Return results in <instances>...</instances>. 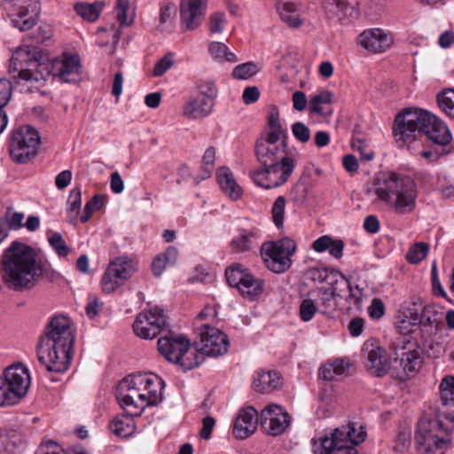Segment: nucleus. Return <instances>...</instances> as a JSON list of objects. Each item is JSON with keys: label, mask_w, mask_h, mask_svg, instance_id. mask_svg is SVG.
Listing matches in <instances>:
<instances>
[{"label": "nucleus", "mask_w": 454, "mask_h": 454, "mask_svg": "<svg viewBox=\"0 0 454 454\" xmlns=\"http://www.w3.org/2000/svg\"><path fill=\"white\" fill-rule=\"evenodd\" d=\"M317 309L314 301L310 299H305L300 305V317L304 322L311 320Z\"/></svg>", "instance_id": "69168bd1"}, {"label": "nucleus", "mask_w": 454, "mask_h": 454, "mask_svg": "<svg viewBox=\"0 0 454 454\" xmlns=\"http://www.w3.org/2000/svg\"><path fill=\"white\" fill-rule=\"evenodd\" d=\"M263 287L264 281L261 278H255L247 270L242 281L238 286V289L243 296L252 298L262 294Z\"/></svg>", "instance_id": "c9c22d12"}, {"label": "nucleus", "mask_w": 454, "mask_h": 454, "mask_svg": "<svg viewBox=\"0 0 454 454\" xmlns=\"http://www.w3.org/2000/svg\"><path fill=\"white\" fill-rule=\"evenodd\" d=\"M217 181L225 194L232 200H238L242 195L241 187L236 183L229 168H221L217 170Z\"/></svg>", "instance_id": "7c9ffc66"}, {"label": "nucleus", "mask_w": 454, "mask_h": 454, "mask_svg": "<svg viewBox=\"0 0 454 454\" xmlns=\"http://www.w3.org/2000/svg\"><path fill=\"white\" fill-rule=\"evenodd\" d=\"M347 293H348V294L345 295L343 299H345L348 304V309H351V306L353 305L356 309H360L364 296L363 289H361L357 285L356 286H352L350 285Z\"/></svg>", "instance_id": "bf43d9fd"}, {"label": "nucleus", "mask_w": 454, "mask_h": 454, "mask_svg": "<svg viewBox=\"0 0 454 454\" xmlns=\"http://www.w3.org/2000/svg\"><path fill=\"white\" fill-rule=\"evenodd\" d=\"M332 12H333L338 20L351 17L356 12L355 9L345 0H335Z\"/></svg>", "instance_id": "680f3d73"}, {"label": "nucleus", "mask_w": 454, "mask_h": 454, "mask_svg": "<svg viewBox=\"0 0 454 454\" xmlns=\"http://www.w3.org/2000/svg\"><path fill=\"white\" fill-rule=\"evenodd\" d=\"M355 428L350 426L335 428L330 434L318 436L312 440V451L314 454H358L351 444H358L364 441V434L360 433L356 438L353 437Z\"/></svg>", "instance_id": "423d86ee"}, {"label": "nucleus", "mask_w": 454, "mask_h": 454, "mask_svg": "<svg viewBox=\"0 0 454 454\" xmlns=\"http://www.w3.org/2000/svg\"><path fill=\"white\" fill-rule=\"evenodd\" d=\"M374 193L379 201L397 215H408L416 208L417 184L407 175L393 171L382 173L374 183Z\"/></svg>", "instance_id": "39448f33"}, {"label": "nucleus", "mask_w": 454, "mask_h": 454, "mask_svg": "<svg viewBox=\"0 0 454 454\" xmlns=\"http://www.w3.org/2000/svg\"><path fill=\"white\" fill-rule=\"evenodd\" d=\"M350 360L347 357L334 359L332 363L324 364L319 373L325 380H333L335 376L347 375L351 367Z\"/></svg>", "instance_id": "473e14b6"}, {"label": "nucleus", "mask_w": 454, "mask_h": 454, "mask_svg": "<svg viewBox=\"0 0 454 454\" xmlns=\"http://www.w3.org/2000/svg\"><path fill=\"white\" fill-rule=\"evenodd\" d=\"M208 51L215 59H224L228 62L238 61L237 56L229 51L228 47L220 42H212L208 46Z\"/></svg>", "instance_id": "49530a36"}, {"label": "nucleus", "mask_w": 454, "mask_h": 454, "mask_svg": "<svg viewBox=\"0 0 454 454\" xmlns=\"http://www.w3.org/2000/svg\"><path fill=\"white\" fill-rule=\"evenodd\" d=\"M199 95L208 99L215 100L217 96V88L214 82L210 80H201L197 85Z\"/></svg>", "instance_id": "e2e57ef3"}, {"label": "nucleus", "mask_w": 454, "mask_h": 454, "mask_svg": "<svg viewBox=\"0 0 454 454\" xmlns=\"http://www.w3.org/2000/svg\"><path fill=\"white\" fill-rule=\"evenodd\" d=\"M81 69L78 55L64 53L59 58L45 59L35 46L24 43L12 53L8 72L14 84L33 92L43 87L50 75L63 82H77Z\"/></svg>", "instance_id": "f257e3e1"}, {"label": "nucleus", "mask_w": 454, "mask_h": 454, "mask_svg": "<svg viewBox=\"0 0 454 454\" xmlns=\"http://www.w3.org/2000/svg\"><path fill=\"white\" fill-rule=\"evenodd\" d=\"M104 6L105 3L101 1L94 3L81 2L74 5V11L83 20L93 22L98 19Z\"/></svg>", "instance_id": "58836bf2"}, {"label": "nucleus", "mask_w": 454, "mask_h": 454, "mask_svg": "<svg viewBox=\"0 0 454 454\" xmlns=\"http://www.w3.org/2000/svg\"><path fill=\"white\" fill-rule=\"evenodd\" d=\"M153 385H150V387L147 386L145 387L146 390H142V392H139L138 394V399L141 402V404L144 406H153L156 405L162 401V390L164 388V381L162 380V384L160 385V388H155V394H156V400L153 401V394H151V390L153 391L154 387Z\"/></svg>", "instance_id": "09e8293b"}, {"label": "nucleus", "mask_w": 454, "mask_h": 454, "mask_svg": "<svg viewBox=\"0 0 454 454\" xmlns=\"http://www.w3.org/2000/svg\"><path fill=\"white\" fill-rule=\"evenodd\" d=\"M393 134L397 143L410 144L425 134L435 145H449L452 135L444 121L428 111L405 108L395 119Z\"/></svg>", "instance_id": "20e7f679"}, {"label": "nucleus", "mask_w": 454, "mask_h": 454, "mask_svg": "<svg viewBox=\"0 0 454 454\" xmlns=\"http://www.w3.org/2000/svg\"><path fill=\"white\" fill-rule=\"evenodd\" d=\"M117 399L119 400L120 405L123 409L130 411L133 415H141L142 411L145 408V406L141 404V402L137 398V392H128L127 394H124V392L119 391Z\"/></svg>", "instance_id": "a19ab883"}, {"label": "nucleus", "mask_w": 454, "mask_h": 454, "mask_svg": "<svg viewBox=\"0 0 454 454\" xmlns=\"http://www.w3.org/2000/svg\"><path fill=\"white\" fill-rule=\"evenodd\" d=\"M39 145L38 131L29 125L21 126L12 134L9 153L15 162L24 164L36 156Z\"/></svg>", "instance_id": "1a4fd4ad"}, {"label": "nucleus", "mask_w": 454, "mask_h": 454, "mask_svg": "<svg viewBox=\"0 0 454 454\" xmlns=\"http://www.w3.org/2000/svg\"><path fill=\"white\" fill-rule=\"evenodd\" d=\"M200 340L195 345L205 356H217L227 352L229 340L226 334L209 325H203L200 331Z\"/></svg>", "instance_id": "4468645a"}, {"label": "nucleus", "mask_w": 454, "mask_h": 454, "mask_svg": "<svg viewBox=\"0 0 454 454\" xmlns=\"http://www.w3.org/2000/svg\"><path fill=\"white\" fill-rule=\"evenodd\" d=\"M282 377L277 371H258L254 378L253 388L260 394L270 393L280 387Z\"/></svg>", "instance_id": "bb28decb"}, {"label": "nucleus", "mask_w": 454, "mask_h": 454, "mask_svg": "<svg viewBox=\"0 0 454 454\" xmlns=\"http://www.w3.org/2000/svg\"><path fill=\"white\" fill-rule=\"evenodd\" d=\"M257 411L252 406L242 409L235 419L233 434L238 439L250 436L257 427Z\"/></svg>", "instance_id": "393cba45"}, {"label": "nucleus", "mask_w": 454, "mask_h": 454, "mask_svg": "<svg viewBox=\"0 0 454 454\" xmlns=\"http://www.w3.org/2000/svg\"><path fill=\"white\" fill-rule=\"evenodd\" d=\"M137 262L128 256H120L110 262L108 270L123 282L136 270Z\"/></svg>", "instance_id": "72a5a7b5"}, {"label": "nucleus", "mask_w": 454, "mask_h": 454, "mask_svg": "<svg viewBox=\"0 0 454 454\" xmlns=\"http://www.w3.org/2000/svg\"><path fill=\"white\" fill-rule=\"evenodd\" d=\"M442 417L437 415V419L421 422L415 434V443L419 454H443L447 449V441L439 435L438 432L448 433L442 420Z\"/></svg>", "instance_id": "9d476101"}, {"label": "nucleus", "mask_w": 454, "mask_h": 454, "mask_svg": "<svg viewBox=\"0 0 454 454\" xmlns=\"http://www.w3.org/2000/svg\"><path fill=\"white\" fill-rule=\"evenodd\" d=\"M207 0H182L180 16L185 30H194L205 19Z\"/></svg>", "instance_id": "f3484780"}, {"label": "nucleus", "mask_w": 454, "mask_h": 454, "mask_svg": "<svg viewBox=\"0 0 454 454\" xmlns=\"http://www.w3.org/2000/svg\"><path fill=\"white\" fill-rule=\"evenodd\" d=\"M312 248L318 253L328 250L332 256L340 259L343 255L344 242L341 239H333L330 236L325 235L313 242Z\"/></svg>", "instance_id": "f704fd0d"}, {"label": "nucleus", "mask_w": 454, "mask_h": 454, "mask_svg": "<svg viewBox=\"0 0 454 454\" xmlns=\"http://www.w3.org/2000/svg\"><path fill=\"white\" fill-rule=\"evenodd\" d=\"M296 166L294 159H286L250 171L253 182L264 189L277 188L286 184Z\"/></svg>", "instance_id": "9b49d317"}, {"label": "nucleus", "mask_w": 454, "mask_h": 454, "mask_svg": "<svg viewBox=\"0 0 454 454\" xmlns=\"http://www.w3.org/2000/svg\"><path fill=\"white\" fill-rule=\"evenodd\" d=\"M363 363L370 374L385 376L390 370L391 362L387 351L374 342H365L362 348Z\"/></svg>", "instance_id": "2eb2a0df"}, {"label": "nucleus", "mask_w": 454, "mask_h": 454, "mask_svg": "<svg viewBox=\"0 0 454 454\" xmlns=\"http://www.w3.org/2000/svg\"><path fill=\"white\" fill-rule=\"evenodd\" d=\"M334 270H329L327 268H310L307 270V277L313 282L322 284L326 282L329 284L331 278L333 277Z\"/></svg>", "instance_id": "3c124183"}, {"label": "nucleus", "mask_w": 454, "mask_h": 454, "mask_svg": "<svg viewBox=\"0 0 454 454\" xmlns=\"http://www.w3.org/2000/svg\"><path fill=\"white\" fill-rule=\"evenodd\" d=\"M286 199L283 196H278L272 206L271 213L274 223L278 228H280L284 223L285 217Z\"/></svg>", "instance_id": "13d9d810"}, {"label": "nucleus", "mask_w": 454, "mask_h": 454, "mask_svg": "<svg viewBox=\"0 0 454 454\" xmlns=\"http://www.w3.org/2000/svg\"><path fill=\"white\" fill-rule=\"evenodd\" d=\"M333 93L328 90H321L317 94L311 96L309 102V112L323 117L330 116L333 111L325 106L333 102Z\"/></svg>", "instance_id": "2f4dec72"}, {"label": "nucleus", "mask_w": 454, "mask_h": 454, "mask_svg": "<svg viewBox=\"0 0 454 454\" xmlns=\"http://www.w3.org/2000/svg\"><path fill=\"white\" fill-rule=\"evenodd\" d=\"M281 20L290 27L296 28L301 25V20L294 3L282 2L278 5Z\"/></svg>", "instance_id": "ea45409f"}, {"label": "nucleus", "mask_w": 454, "mask_h": 454, "mask_svg": "<svg viewBox=\"0 0 454 454\" xmlns=\"http://www.w3.org/2000/svg\"><path fill=\"white\" fill-rule=\"evenodd\" d=\"M133 415L130 411H128V414L116 415L109 425V428L113 434L119 437H128L135 432V422Z\"/></svg>", "instance_id": "c756f323"}, {"label": "nucleus", "mask_w": 454, "mask_h": 454, "mask_svg": "<svg viewBox=\"0 0 454 454\" xmlns=\"http://www.w3.org/2000/svg\"><path fill=\"white\" fill-rule=\"evenodd\" d=\"M214 105L212 99L197 96L184 105L183 114L188 119H202L212 113Z\"/></svg>", "instance_id": "cd10ccee"}, {"label": "nucleus", "mask_w": 454, "mask_h": 454, "mask_svg": "<svg viewBox=\"0 0 454 454\" xmlns=\"http://www.w3.org/2000/svg\"><path fill=\"white\" fill-rule=\"evenodd\" d=\"M82 208V190L80 187H74L71 190L68 199H67V215L68 217V222L71 224L75 225L80 220Z\"/></svg>", "instance_id": "4c0bfd02"}, {"label": "nucleus", "mask_w": 454, "mask_h": 454, "mask_svg": "<svg viewBox=\"0 0 454 454\" xmlns=\"http://www.w3.org/2000/svg\"><path fill=\"white\" fill-rule=\"evenodd\" d=\"M413 324H418L428 334L435 333L441 323L436 309L432 305L422 306V302L413 301Z\"/></svg>", "instance_id": "aec40b11"}, {"label": "nucleus", "mask_w": 454, "mask_h": 454, "mask_svg": "<svg viewBox=\"0 0 454 454\" xmlns=\"http://www.w3.org/2000/svg\"><path fill=\"white\" fill-rule=\"evenodd\" d=\"M260 237V231L257 228L239 229V234L230 242L231 251L234 253L251 251L257 246Z\"/></svg>", "instance_id": "a878e982"}, {"label": "nucleus", "mask_w": 454, "mask_h": 454, "mask_svg": "<svg viewBox=\"0 0 454 454\" xmlns=\"http://www.w3.org/2000/svg\"><path fill=\"white\" fill-rule=\"evenodd\" d=\"M74 335L70 328V320L65 316H56L46 325L36 347L37 358L47 371L66 372L72 358L71 351Z\"/></svg>", "instance_id": "7ed1b4c3"}, {"label": "nucleus", "mask_w": 454, "mask_h": 454, "mask_svg": "<svg viewBox=\"0 0 454 454\" xmlns=\"http://www.w3.org/2000/svg\"><path fill=\"white\" fill-rule=\"evenodd\" d=\"M4 10L14 27L27 31L37 23L40 3L38 0H6Z\"/></svg>", "instance_id": "f8f14e48"}, {"label": "nucleus", "mask_w": 454, "mask_h": 454, "mask_svg": "<svg viewBox=\"0 0 454 454\" xmlns=\"http://www.w3.org/2000/svg\"><path fill=\"white\" fill-rule=\"evenodd\" d=\"M226 24V16L223 12H215L210 15L208 29L211 33H222Z\"/></svg>", "instance_id": "0e129e2a"}, {"label": "nucleus", "mask_w": 454, "mask_h": 454, "mask_svg": "<svg viewBox=\"0 0 454 454\" xmlns=\"http://www.w3.org/2000/svg\"><path fill=\"white\" fill-rule=\"evenodd\" d=\"M259 68L254 62H246L238 65L232 72V75L236 79L247 80L256 74Z\"/></svg>", "instance_id": "864d4df0"}, {"label": "nucleus", "mask_w": 454, "mask_h": 454, "mask_svg": "<svg viewBox=\"0 0 454 454\" xmlns=\"http://www.w3.org/2000/svg\"><path fill=\"white\" fill-rule=\"evenodd\" d=\"M358 41L362 47L373 53L384 52L393 43L392 37L380 28L364 31L360 34Z\"/></svg>", "instance_id": "412c9836"}, {"label": "nucleus", "mask_w": 454, "mask_h": 454, "mask_svg": "<svg viewBox=\"0 0 454 454\" xmlns=\"http://www.w3.org/2000/svg\"><path fill=\"white\" fill-rule=\"evenodd\" d=\"M216 152L214 146H209L204 153L202 157V175L201 178H207L210 176L216 158Z\"/></svg>", "instance_id": "6e6d98bb"}, {"label": "nucleus", "mask_w": 454, "mask_h": 454, "mask_svg": "<svg viewBox=\"0 0 454 454\" xmlns=\"http://www.w3.org/2000/svg\"><path fill=\"white\" fill-rule=\"evenodd\" d=\"M162 384V380L153 373H137L134 375H130L125 379H123L119 386L118 391L121 392H137V395L138 396L139 392L142 390H146L145 387L147 386L150 387V385L154 388H160ZM153 394V401L156 400L155 389L150 392Z\"/></svg>", "instance_id": "6ab92c4d"}, {"label": "nucleus", "mask_w": 454, "mask_h": 454, "mask_svg": "<svg viewBox=\"0 0 454 454\" xmlns=\"http://www.w3.org/2000/svg\"><path fill=\"white\" fill-rule=\"evenodd\" d=\"M329 285L330 292L337 298L343 299L348 292L350 282L346 276L339 270L333 271V277L331 278Z\"/></svg>", "instance_id": "79ce46f5"}, {"label": "nucleus", "mask_w": 454, "mask_h": 454, "mask_svg": "<svg viewBox=\"0 0 454 454\" xmlns=\"http://www.w3.org/2000/svg\"><path fill=\"white\" fill-rule=\"evenodd\" d=\"M440 109L448 116H454V90L448 89L437 95Z\"/></svg>", "instance_id": "de8ad7c7"}, {"label": "nucleus", "mask_w": 454, "mask_h": 454, "mask_svg": "<svg viewBox=\"0 0 454 454\" xmlns=\"http://www.w3.org/2000/svg\"><path fill=\"white\" fill-rule=\"evenodd\" d=\"M167 317L162 309L154 307L139 313L133 324L135 333L142 338L152 340L158 336L167 325Z\"/></svg>", "instance_id": "ddd939ff"}, {"label": "nucleus", "mask_w": 454, "mask_h": 454, "mask_svg": "<svg viewBox=\"0 0 454 454\" xmlns=\"http://www.w3.org/2000/svg\"><path fill=\"white\" fill-rule=\"evenodd\" d=\"M395 355L396 360L400 361L401 367L408 376L416 374L422 367L423 357L416 342L408 340Z\"/></svg>", "instance_id": "4be33fe9"}, {"label": "nucleus", "mask_w": 454, "mask_h": 454, "mask_svg": "<svg viewBox=\"0 0 454 454\" xmlns=\"http://www.w3.org/2000/svg\"><path fill=\"white\" fill-rule=\"evenodd\" d=\"M428 246L424 242L416 243L406 254V259L411 263H418L421 262L428 253Z\"/></svg>", "instance_id": "5fc2aeb1"}, {"label": "nucleus", "mask_w": 454, "mask_h": 454, "mask_svg": "<svg viewBox=\"0 0 454 454\" xmlns=\"http://www.w3.org/2000/svg\"><path fill=\"white\" fill-rule=\"evenodd\" d=\"M173 55L166 54L154 66L153 74L156 77L163 75L173 66Z\"/></svg>", "instance_id": "338daca9"}, {"label": "nucleus", "mask_w": 454, "mask_h": 454, "mask_svg": "<svg viewBox=\"0 0 454 454\" xmlns=\"http://www.w3.org/2000/svg\"><path fill=\"white\" fill-rule=\"evenodd\" d=\"M1 275L3 282L17 292L32 289L41 278L50 282L60 278V274L51 266L36 262V254L31 247L19 241H13L4 252Z\"/></svg>", "instance_id": "f03ea898"}, {"label": "nucleus", "mask_w": 454, "mask_h": 454, "mask_svg": "<svg viewBox=\"0 0 454 454\" xmlns=\"http://www.w3.org/2000/svg\"><path fill=\"white\" fill-rule=\"evenodd\" d=\"M178 250L168 247L163 254H158L153 261L152 270L155 277H160L167 266H173L177 261Z\"/></svg>", "instance_id": "e433bc0d"}, {"label": "nucleus", "mask_w": 454, "mask_h": 454, "mask_svg": "<svg viewBox=\"0 0 454 454\" xmlns=\"http://www.w3.org/2000/svg\"><path fill=\"white\" fill-rule=\"evenodd\" d=\"M122 284V280L117 278L115 274H113L108 269H106L101 280L102 289L105 293L111 294Z\"/></svg>", "instance_id": "052dcab7"}, {"label": "nucleus", "mask_w": 454, "mask_h": 454, "mask_svg": "<svg viewBox=\"0 0 454 454\" xmlns=\"http://www.w3.org/2000/svg\"><path fill=\"white\" fill-rule=\"evenodd\" d=\"M438 415L454 423V376L442 379L440 386Z\"/></svg>", "instance_id": "b1692460"}, {"label": "nucleus", "mask_w": 454, "mask_h": 454, "mask_svg": "<svg viewBox=\"0 0 454 454\" xmlns=\"http://www.w3.org/2000/svg\"><path fill=\"white\" fill-rule=\"evenodd\" d=\"M115 15L121 27L130 26L135 17L134 12L130 11V0H117Z\"/></svg>", "instance_id": "a18cd8bd"}, {"label": "nucleus", "mask_w": 454, "mask_h": 454, "mask_svg": "<svg viewBox=\"0 0 454 454\" xmlns=\"http://www.w3.org/2000/svg\"><path fill=\"white\" fill-rule=\"evenodd\" d=\"M317 307L322 309L324 314H332L335 312L338 308V299L327 288H320L318 290V301Z\"/></svg>", "instance_id": "c03bdc74"}, {"label": "nucleus", "mask_w": 454, "mask_h": 454, "mask_svg": "<svg viewBox=\"0 0 454 454\" xmlns=\"http://www.w3.org/2000/svg\"><path fill=\"white\" fill-rule=\"evenodd\" d=\"M254 152L257 160L262 167L276 163L286 159H294L287 152L286 141H273L258 138L255 142Z\"/></svg>", "instance_id": "dca6fc26"}, {"label": "nucleus", "mask_w": 454, "mask_h": 454, "mask_svg": "<svg viewBox=\"0 0 454 454\" xmlns=\"http://www.w3.org/2000/svg\"><path fill=\"white\" fill-rule=\"evenodd\" d=\"M48 241L51 247L59 256H67L70 253V248L64 240L61 233L53 232L49 238Z\"/></svg>", "instance_id": "4d7b16f0"}, {"label": "nucleus", "mask_w": 454, "mask_h": 454, "mask_svg": "<svg viewBox=\"0 0 454 454\" xmlns=\"http://www.w3.org/2000/svg\"><path fill=\"white\" fill-rule=\"evenodd\" d=\"M247 271L240 264L235 263L228 267L225 270V277L228 284L231 286L237 287L244 278V274Z\"/></svg>", "instance_id": "603ef678"}, {"label": "nucleus", "mask_w": 454, "mask_h": 454, "mask_svg": "<svg viewBox=\"0 0 454 454\" xmlns=\"http://www.w3.org/2000/svg\"><path fill=\"white\" fill-rule=\"evenodd\" d=\"M296 243L290 238L277 241H266L261 246L262 259L270 271L280 274L292 266V255L295 253Z\"/></svg>", "instance_id": "6e6552de"}, {"label": "nucleus", "mask_w": 454, "mask_h": 454, "mask_svg": "<svg viewBox=\"0 0 454 454\" xmlns=\"http://www.w3.org/2000/svg\"><path fill=\"white\" fill-rule=\"evenodd\" d=\"M261 424L271 435H278L289 426V415L279 405H269L262 411Z\"/></svg>", "instance_id": "a211bd4d"}, {"label": "nucleus", "mask_w": 454, "mask_h": 454, "mask_svg": "<svg viewBox=\"0 0 454 454\" xmlns=\"http://www.w3.org/2000/svg\"><path fill=\"white\" fill-rule=\"evenodd\" d=\"M30 375L21 363L13 364L4 369L0 376V406L18 403L27 393Z\"/></svg>", "instance_id": "0eeeda50"}, {"label": "nucleus", "mask_w": 454, "mask_h": 454, "mask_svg": "<svg viewBox=\"0 0 454 454\" xmlns=\"http://www.w3.org/2000/svg\"><path fill=\"white\" fill-rule=\"evenodd\" d=\"M267 123L268 130H265L259 138L287 142V130L280 121L279 111L277 106H270Z\"/></svg>", "instance_id": "c85d7f7f"}, {"label": "nucleus", "mask_w": 454, "mask_h": 454, "mask_svg": "<svg viewBox=\"0 0 454 454\" xmlns=\"http://www.w3.org/2000/svg\"><path fill=\"white\" fill-rule=\"evenodd\" d=\"M191 348L190 340L184 337H161L158 340L159 352L174 364L180 359L182 353Z\"/></svg>", "instance_id": "5701e85b"}, {"label": "nucleus", "mask_w": 454, "mask_h": 454, "mask_svg": "<svg viewBox=\"0 0 454 454\" xmlns=\"http://www.w3.org/2000/svg\"><path fill=\"white\" fill-rule=\"evenodd\" d=\"M104 205V197L100 194L94 195L86 204L82 214L81 215L80 221L84 223H87L92 213L100 209Z\"/></svg>", "instance_id": "8fccbe9b"}, {"label": "nucleus", "mask_w": 454, "mask_h": 454, "mask_svg": "<svg viewBox=\"0 0 454 454\" xmlns=\"http://www.w3.org/2000/svg\"><path fill=\"white\" fill-rule=\"evenodd\" d=\"M205 359L204 355L198 349L196 346L195 349H191L190 348L187 351L182 353L180 356V359L176 361V364H178L184 371L193 369L200 365Z\"/></svg>", "instance_id": "37998d69"}, {"label": "nucleus", "mask_w": 454, "mask_h": 454, "mask_svg": "<svg viewBox=\"0 0 454 454\" xmlns=\"http://www.w3.org/2000/svg\"><path fill=\"white\" fill-rule=\"evenodd\" d=\"M292 132L294 137L301 143H307L310 139V130L302 122H294L292 125Z\"/></svg>", "instance_id": "774afa93"}]
</instances>
